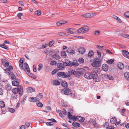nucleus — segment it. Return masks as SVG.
<instances>
[{"mask_svg":"<svg viewBox=\"0 0 129 129\" xmlns=\"http://www.w3.org/2000/svg\"><path fill=\"white\" fill-rule=\"evenodd\" d=\"M101 62L100 59L98 57L95 58L93 62L91 63V65L93 67H100L101 65Z\"/></svg>","mask_w":129,"mask_h":129,"instance_id":"1","label":"nucleus"},{"mask_svg":"<svg viewBox=\"0 0 129 129\" xmlns=\"http://www.w3.org/2000/svg\"><path fill=\"white\" fill-rule=\"evenodd\" d=\"M61 92L66 95H69L72 93V91L71 89L66 87L62 90Z\"/></svg>","mask_w":129,"mask_h":129,"instance_id":"2","label":"nucleus"},{"mask_svg":"<svg viewBox=\"0 0 129 129\" xmlns=\"http://www.w3.org/2000/svg\"><path fill=\"white\" fill-rule=\"evenodd\" d=\"M89 29L88 27L85 26L79 28L78 30V32L79 33H85L88 32Z\"/></svg>","mask_w":129,"mask_h":129,"instance_id":"3","label":"nucleus"},{"mask_svg":"<svg viewBox=\"0 0 129 129\" xmlns=\"http://www.w3.org/2000/svg\"><path fill=\"white\" fill-rule=\"evenodd\" d=\"M94 74L93 76V78L94 81L95 82H99L100 81V79L97 73L95 72H94Z\"/></svg>","mask_w":129,"mask_h":129,"instance_id":"4","label":"nucleus"},{"mask_svg":"<svg viewBox=\"0 0 129 129\" xmlns=\"http://www.w3.org/2000/svg\"><path fill=\"white\" fill-rule=\"evenodd\" d=\"M70 66H74L75 67H77L79 65V64L76 60H74L73 61H69Z\"/></svg>","mask_w":129,"mask_h":129,"instance_id":"5","label":"nucleus"},{"mask_svg":"<svg viewBox=\"0 0 129 129\" xmlns=\"http://www.w3.org/2000/svg\"><path fill=\"white\" fill-rule=\"evenodd\" d=\"M57 69L58 70H63L64 69V66L62 63H59L57 64Z\"/></svg>","mask_w":129,"mask_h":129,"instance_id":"6","label":"nucleus"},{"mask_svg":"<svg viewBox=\"0 0 129 129\" xmlns=\"http://www.w3.org/2000/svg\"><path fill=\"white\" fill-rule=\"evenodd\" d=\"M28 100L30 102H34L39 101L40 99L36 97H31L29 98Z\"/></svg>","mask_w":129,"mask_h":129,"instance_id":"7","label":"nucleus"},{"mask_svg":"<svg viewBox=\"0 0 129 129\" xmlns=\"http://www.w3.org/2000/svg\"><path fill=\"white\" fill-rule=\"evenodd\" d=\"M20 89L18 88H14L12 90V91L15 94H16L18 93L19 92V94L20 95H22V93L21 92L20 93Z\"/></svg>","mask_w":129,"mask_h":129,"instance_id":"8","label":"nucleus"},{"mask_svg":"<svg viewBox=\"0 0 129 129\" xmlns=\"http://www.w3.org/2000/svg\"><path fill=\"white\" fill-rule=\"evenodd\" d=\"M95 122V120L91 119L89 121V123L90 125L93 126L94 127H95L96 125Z\"/></svg>","mask_w":129,"mask_h":129,"instance_id":"9","label":"nucleus"},{"mask_svg":"<svg viewBox=\"0 0 129 129\" xmlns=\"http://www.w3.org/2000/svg\"><path fill=\"white\" fill-rule=\"evenodd\" d=\"M122 52L123 56L129 59V52L125 50H122Z\"/></svg>","mask_w":129,"mask_h":129,"instance_id":"10","label":"nucleus"},{"mask_svg":"<svg viewBox=\"0 0 129 129\" xmlns=\"http://www.w3.org/2000/svg\"><path fill=\"white\" fill-rule=\"evenodd\" d=\"M24 66L25 67V69H24V70L25 72L26 71L28 73H29L30 71V69L28 64L27 63H25L24 64Z\"/></svg>","mask_w":129,"mask_h":129,"instance_id":"11","label":"nucleus"},{"mask_svg":"<svg viewBox=\"0 0 129 129\" xmlns=\"http://www.w3.org/2000/svg\"><path fill=\"white\" fill-rule=\"evenodd\" d=\"M82 16L85 18L91 17H93V14L91 13L85 14L82 15Z\"/></svg>","mask_w":129,"mask_h":129,"instance_id":"12","label":"nucleus"},{"mask_svg":"<svg viewBox=\"0 0 129 129\" xmlns=\"http://www.w3.org/2000/svg\"><path fill=\"white\" fill-rule=\"evenodd\" d=\"M84 70L83 68H80L78 69L76 71V75L79 74L81 75H83Z\"/></svg>","mask_w":129,"mask_h":129,"instance_id":"13","label":"nucleus"},{"mask_svg":"<svg viewBox=\"0 0 129 129\" xmlns=\"http://www.w3.org/2000/svg\"><path fill=\"white\" fill-rule=\"evenodd\" d=\"M117 119L115 117H113L111 119L110 122L112 124H114L117 122Z\"/></svg>","mask_w":129,"mask_h":129,"instance_id":"14","label":"nucleus"},{"mask_svg":"<svg viewBox=\"0 0 129 129\" xmlns=\"http://www.w3.org/2000/svg\"><path fill=\"white\" fill-rule=\"evenodd\" d=\"M102 68L103 70L106 71H107L108 68L107 64H104L102 66Z\"/></svg>","mask_w":129,"mask_h":129,"instance_id":"15","label":"nucleus"},{"mask_svg":"<svg viewBox=\"0 0 129 129\" xmlns=\"http://www.w3.org/2000/svg\"><path fill=\"white\" fill-rule=\"evenodd\" d=\"M79 52L81 54H83L85 51V49L83 47H80L78 49Z\"/></svg>","mask_w":129,"mask_h":129,"instance_id":"16","label":"nucleus"},{"mask_svg":"<svg viewBox=\"0 0 129 129\" xmlns=\"http://www.w3.org/2000/svg\"><path fill=\"white\" fill-rule=\"evenodd\" d=\"M12 88V86L9 84H7L5 86V89L7 91L10 90Z\"/></svg>","mask_w":129,"mask_h":129,"instance_id":"17","label":"nucleus"},{"mask_svg":"<svg viewBox=\"0 0 129 129\" xmlns=\"http://www.w3.org/2000/svg\"><path fill=\"white\" fill-rule=\"evenodd\" d=\"M68 72L70 73V75H76V71L72 69L68 70Z\"/></svg>","mask_w":129,"mask_h":129,"instance_id":"18","label":"nucleus"},{"mask_svg":"<svg viewBox=\"0 0 129 129\" xmlns=\"http://www.w3.org/2000/svg\"><path fill=\"white\" fill-rule=\"evenodd\" d=\"M117 66L120 70L122 69L124 67L123 64L121 62L118 63L117 64Z\"/></svg>","mask_w":129,"mask_h":129,"instance_id":"19","label":"nucleus"},{"mask_svg":"<svg viewBox=\"0 0 129 129\" xmlns=\"http://www.w3.org/2000/svg\"><path fill=\"white\" fill-rule=\"evenodd\" d=\"M77 120L79 122H83L85 120V119L80 116H77Z\"/></svg>","mask_w":129,"mask_h":129,"instance_id":"20","label":"nucleus"},{"mask_svg":"<svg viewBox=\"0 0 129 129\" xmlns=\"http://www.w3.org/2000/svg\"><path fill=\"white\" fill-rule=\"evenodd\" d=\"M61 85L64 87L66 88L68 87V83L64 81H62L61 82Z\"/></svg>","mask_w":129,"mask_h":129,"instance_id":"21","label":"nucleus"},{"mask_svg":"<svg viewBox=\"0 0 129 129\" xmlns=\"http://www.w3.org/2000/svg\"><path fill=\"white\" fill-rule=\"evenodd\" d=\"M72 125L73 126L77 127H79L80 126V124L77 122L74 121L72 123Z\"/></svg>","mask_w":129,"mask_h":129,"instance_id":"22","label":"nucleus"},{"mask_svg":"<svg viewBox=\"0 0 129 129\" xmlns=\"http://www.w3.org/2000/svg\"><path fill=\"white\" fill-rule=\"evenodd\" d=\"M124 76L126 80L129 79V72H127L124 73Z\"/></svg>","mask_w":129,"mask_h":129,"instance_id":"23","label":"nucleus"},{"mask_svg":"<svg viewBox=\"0 0 129 129\" xmlns=\"http://www.w3.org/2000/svg\"><path fill=\"white\" fill-rule=\"evenodd\" d=\"M53 84L56 85H58L60 84V82L57 80H55L53 81Z\"/></svg>","mask_w":129,"mask_h":129,"instance_id":"24","label":"nucleus"},{"mask_svg":"<svg viewBox=\"0 0 129 129\" xmlns=\"http://www.w3.org/2000/svg\"><path fill=\"white\" fill-rule=\"evenodd\" d=\"M66 51L68 53H69L71 54H74L75 53V51L74 50L72 49L67 50Z\"/></svg>","mask_w":129,"mask_h":129,"instance_id":"25","label":"nucleus"},{"mask_svg":"<svg viewBox=\"0 0 129 129\" xmlns=\"http://www.w3.org/2000/svg\"><path fill=\"white\" fill-rule=\"evenodd\" d=\"M36 104L37 106L39 107L42 108L43 107V104L40 101H38L37 103Z\"/></svg>","mask_w":129,"mask_h":129,"instance_id":"26","label":"nucleus"},{"mask_svg":"<svg viewBox=\"0 0 129 129\" xmlns=\"http://www.w3.org/2000/svg\"><path fill=\"white\" fill-rule=\"evenodd\" d=\"M65 74V72H60L57 73V75L58 76H62L64 78V76Z\"/></svg>","mask_w":129,"mask_h":129,"instance_id":"27","label":"nucleus"},{"mask_svg":"<svg viewBox=\"0 0 129 129\" xmlns=\"http://www.w3.org/2000/svg\"><path fill=\"white\" fill-rule=\"evenodd\" d=\"M27 91L29 92H31L35 91V90L32 88L30 87L27 89Z\"/></svg>","mask_w":129,"mask_h":129,"instance_id":"28","label":"nucleus"},{"mask_svg":"<svg viewBox=\"0 0 129 129\" xmlns=\"http://www.w3.org/2000/svg\"><path fill=\"white\" fill-rule=\"evenodd\" d=\"M12 85L14 86H17L19 84L18 82L16 81H13L12 82Z\"/></svg>","mask_w":129,"mask_h":129,"instance_id":"29","label":"nucleus"},{"mask_svg":"<svg viewBox=\"0 0 129 129\" xmlns=\"http://www.w3.org/2000/svg\"><path fill=\"white\" fill-rule=\"evenodd\" d=\"M93 52L92 51H90L88 54V56L89 57H90L93 55Z\"/></svg>","mask_w":129,"mask_h":129,"instance_id":"30","label":"nucleus"},{"mask_svg":"<svg viewBox=\"0 0 129 129\" xmlns=\"http://www.w3.org/2000/svg\"><path fill=\"white\" fill-rule=\"evenodd\" d=\"M67 31L69 33L73 34L74 33V31L73 29L70 28Z\"/></svg>","mask_w":129,"mask_h":129,"instance_id":"31","label":"nucleus"},{"mask_svg":"<svg viewBox=\"0 0 129 129\" xmlns=\"http://www.w3.org/2000/svg\"><path fill=\"white\" fill-rule=\"evenodd\" d=\"M35 14L36 15L39 16L41 14V11L39 10H37L35 12Z\"/></svg>","mask_w":129,"mask_h":129,"instance_id":"32","label":"nucleus"},{"mask_svg":"<svg viewBox=\"0 0 129 129\" xmlns=\"http://www.w3.org/2000/svg\"><path fill=\"white\" fill-rule=\"evenodd\" d=\"M5 107V104L3 101H0V107L2 108Z\"/></svg>","mask_w":129,"mask_h":129,"instance_id":"33","label":"nucleus"},{"mask_svg":"<svg viewBox=\"0 0 129 129\" xmlns=\"http://www.w3.org/2000/svg\"><path fill=\"white\" fill-rule=\"evenodd\" d=\"M89 74V79H91L93 78V76H94V72H92L91 73L90 72V74Z\"/></svg>","mask_w":129,"mask_h":129,"instance_id":"34","label":"nucleus"},{"mask_svg":"<svg viewBox=\"0 0 129 129\" xmlns=\"http://www.w3.org/2000/svg\"><path fill=\"white\" fill-rule=\"evenodd\" d=\"M90 74V72H88L85 73L84 75V77L86 78L89 79V74Z\"/></svg>","mask_w":129,"mask_h":129,"instance_id":"35","label":"nucleus"},{"mask_svg":"<svg viewBox=\"0 0 129 129\" xmlns=\"http://www.w3.org/2000/svg\"><path fill=\"white\" fill-rule=\"evenodd\" d=\"M113 17L114 19H116V20H117L119 22L121 23L122 22V21L117 16L114 15Z\"/></svg>","mask_w":129,"mask_h":129,"instance_id":"36","label":"nucleus"},{"mask_svg":"<svg viewBox=\"0 0 129 129\" xmlns=\"http://www.w3.org/2000/svg\"><path fill=\"white\" fill-rule=\"evenodd\" d=\"M114 62V60L112 59H111L110 60L106 61L107 63L109 64H111L112 63Z\"/></svg>","mask_w":129,"mask_h":129,"instance_id":"37","label":"nucleus"},{"mask_svg":"<svg viewBox=\"0 0 129 129\" xmlns=\"http://www.w3.org/2000/svg\"><path fill=\"white\" fill-rule=\"evenodd\" d=\"M70 76V74L68 72V73H65V74L64 76V78H65L66 77H69Z\"/></svg>","mask_w":129,"mask_h":129,"instance_id":"38","label":"nucleus"},{"mask_svg":"<svg viewBox=\"0 0 129 129\" xmlns=\"http://www.w3.org/2000/svg\"><path fill=\"white\" fill-rule=\"evenodd\" d=\"M5 44H2V45H0V46L2 48H3L6 49V50H8L9 49V48L7 46H5L4 45Z\"/></svg>","mask_w":129,"mask_h":129,"instance_id":"39","label":"nucleus"},{"mask_svg":"<svg viewBox=\"0 0 129 129\" xmlns=\"http://www.w3.org/2000/svg\"><path fill=\"white\" fill-rule=\"evenodd\" d=\"M38 66L39 67L38 69V70L39 71H40L43 68V66L42 64L40 63L39 64Z\"/></svg>","mask_w":129,"mask_h":129,"instance_id":"40","label":"nucleus"},{"mask_svg":"<svg viewBox=\"0 0 129 129\" xmlns=\"http://www.w3.org/2000/svg\"><path fill=\"white\" fill-rule=\"evenodd\" d=\"M104 127H106L107 129H108L109 128V123L108 122H106L104 125Z\"/></svg>","mask_w":129,"mask_h":129,"instance_id":"41","label":"nucleus"},{"mask_svg":"<svg viewBox=\"0 0 129 129\" xmlns=\"http://www.w3.org/2000/svg\"><path fill=\"white\" fill-rule=\"evenodd\" d=\"M61 56L64 58L66 56V54L65 51H62L61 52Z\"/></svg>","mask_w":129,"mask_h":129,"instance_id":"42","label":"nucleus"},{"mask_svg":"<svg viewBox=\"0 0 129 129\" xmlns=\"http://www.w3.org/2000/svg\"><path fill=\"white\" fill-rule=\"evenodd\" d=\"M124 16L127 18H129V11H128L126 12L124 14Z\"/></svg>","mask_w":129,"mask_h":129,"instance_id":"43","label":"nucleus"},{"mask_svg":"<svg viewBox=\"0 0 129 129\" xmlns=\"http://www.w3.org/2000/svg\"><path fill=\"white\" fill-rule=\"evenodd\" d=\"M84 59L82 58H79L78 60V61L81 63H83L84 62Z\"/></svg>","mask_w":129,"mask_h":129,"instance_id":"44","label":"nucleus"},{"mask_svg":"<svg viewBox=\"0 0 129 129\" xmlns=\"http://www.w3.org/2000/svg\"><path fill=\"white\" fill-rule=\"evenodd\" d=\"M5 72L8 75H9L10 73V71L8 69H5L4 70Z\"/></svg>","mask_w":129,"mask_h":129,"instance_id":"45","label":"nucleus"},{"mask_svg":"<svg viewBox=\"0 0 129 129\" xmlns=\"http://www.w3.org/2000/svg\"><path fill=\"white\" fill-rule=\"evenodd\" d=\"M58 35L61 36H64L66 35V34L65 33L62 32L58 33Z\"/></svg>","mask_w":129,"mask_h":129,"instance_id":"46","label":"nucleus"},{"mask_svg":"<svg viewBox=\"0 0 129 129\" xmlns=\"http://www.w3.org/2000/svg\"><path fill=\"white\" fill-rule=\"evenodd\" d=\"M50 64L51 65H55L56 64V62L54 60H52L50 62Z\"/></svg>","mask_w":129,"mask_h":129,"instance_id":"47","label":"nucleus"},{"mask_svg":"<svg viewBox=\"0 0 129 129\" xmlns=\"http://www.w3.org/2000/svg\"><path fill=\"white\" fill-rule=\"evenodd\" d=\"M54 57L57 60L59 59L60 58V56L59 55L56 54L54 55Z\"/></svg>","mask_w":129,"mask_h":129,"instance_id":"48","label":"nucleus"},{"mask_svg":"<svg viewBox=\"0 0 129 129\" xmlns=\"http://www.w3.org/2000/svg\"><path fill=\"white\" fill-rule=\"evenodd\" d=\"M54 43V41H50L49 42V47L51 46Z\"/></svg>","mask_w":129,"mask_h":129,"instance_id":"49","label":"nucleus"},{"mask_svg":"<svg viewBox=\"0 0 129 129\" xmlns=\"http://www.w3.org/2000/svg\"><path fill=\"white\" fill-rule=\"evenodd\" d=\"M70 63H69V61L68 62H63L62 64L63 65H64V66H69L70 64H69Z\"/></svg>","mask_w":129,"mask_h":129,"instance_id":"50","label":"nucleus"},{"mask_svg":"<svg viewBox=\"0 0 129 129\" xmlns=\"http://www.w3.org/2000/svg\"><path fill=\"white\" fill-rule=\"evenodd\" d=\"M128 35L126 34H121V36L124 37V38H127V37H128Z\"/></svg>","mask_w":129,"mask_h":129,"instance_id":"51","label":"nucleus"},{"mask_svg":"<svg viewBox=\"0 0 129 129\" xmlns=\"http://www.w3.org/2000/svg\"><path fill=\"white\" fill-rule=\"evenodd\" d=\"M23 14L21 13H19L17 14V16L19 19H21V16H22Z\"/></svg>","mask_w":129,"mask_h":129,"instance_id":"52","label":"nucleus"},{"mask_svg":"<svg viewBox=\"0 0 129 129\" xmlns=\"http://www.w3.org/2000/svg\"><path fill=\"white\" fill-rule=\"evenodd\" d=\"M108 78L110 80H112L113 79V77L110 75H108Z\"/></svg>","mask_w":129,"mask_h":129,"instance_id":"53","label":"nucleus"},{"mask_svg":"<svg viewBox=\"0 0 129 129\" xmlns=\"http://www.w3.org/2000/svg\"><path fill=\"white\" fill-rule=\"evenodd\" d=\"M9 111L12 113L14 112L15 111V109H14L12 108H9Z\"/></svg>","mask_w":129,"mask_h":129,"instance_id":"54","label":"nucleus"},{"mask_svg":"<svg viewBox=\"0 0 129 129\" xmlns=\"http://www.w3.org/2000/svg\"><path fill=\"white\" fill-rule=\"evenodd\" d=\"M68 117L71 120L73 117L72 115L71 114L70 112H69Z\"/></svg>","mask_w":129,"mask_h":129,"instance_id":"55","label":"nucleus"},{"mask_svg":"<svg viewBox=\"0 0 129 129\" xmlns=\"http://www.w3.org/2000/svg\"><path fill=\"white\" fill-rule=\"evenodd\" d=\"M11 78L12 80H16V77L14 74L12 75Z\"/></svg>","mask_w":129,"mask_h":129,"instance_id":"56","label":"nucleus"},{"mask_svg":"<svg viewBox=\"0 0 129 129\" xmlns=\"http://www.w3.org/2000/svg\"><path fill=\"white\" fill-rule=\"evenodd\" d=\"M64 23H64L63 22H57V23L56 24H57V25L60 26V25H62V24H64Z\"/></svg>","mask_w":129,"mask_h":129,"instance_id":"57","label":"nucleus"},{"mask_svg":"<svg viewBox=\"0 0 129 129\" xmlns=\"http://www.w3.org/2000/svg\"><path fill=\"white\" fill-rule=\"evenodd\" d=\"M46 124L47 125L51 126L53 124V123L52 122H46Z\"/></svg>","mask_w":129,"mask_h":129,"instance_id":"58","label":"nucleus"},{"mask_svg":"<svg viewBox=\"0 0 129 129\" xmlns=\"http://www.w3.org/2000/svg\"><path fill=\"white\" fill-rule=\"evenodd\" d=\"M47 46H48V44H45L42 45V47L41 48H42V49L44 48H46V47Z\"/></svg>","mask_w":129,"mask_h":129,"instance_id":"59","label":"nucleus"},{"mask_svg":"<svg viewBox=\"0 0 129 129\" xmlns=\"http://www.w3.org/2000/svg\"><path fill=\"white\" fill-rule=\"evenodd\" d=\"M57 70L56 69H55L52 72V75H54L57 72Z\"/></svg>","mask_w":129,"mask_h":129,"instance_id":"60","label":"nucleus"},{"mask_svg":"<svg viewBox=\"0 0 129 129\" xmlns=\"http://www.w3.org/2000/svg\"><path fill=\"white\" fill-rule=\"evenodd\" d=\"M37 96L40 98H42L43 97V95L42 93H40L37 95Z\"/></svg>","mask_w":129,"mask_h":129,"instance_id":"61","label":"nucleus"},{"mask_svg":"<svg viewBox=\"0 0 129 129\" xmlns=\"http://www.w3.org/2000/svg\"><path fill=\"white\" fill-rule=\"evenodd\" d=\"M8 69L10 71H12L13 69V68L12 66H10Z\"/></svg>","mask_w":129,"mask_h":129,"instance_id":"62","label":"nucleus"},{"mask_svg":"<svg viewBox=\"0 0 129 129\" xmlns=\"http://www.w3.org/2000/svg\"><path fill=\"white\" fill-rule=\"evenodd\" d=\"M97 53L98 54V56L99 57H100L101 56V54L100 51H97Z\"/></svg>","mask_w":129,"mask_h":129,"instance_id":"63","label":"nucleus"},{"mask_svg":"<svg viewBox=\"0 0 129 129\" xmlns=\"http://www.w3.org/2000/svg\"><path fill=\"white\" fill-rule=\"evenodd\" d=\"M72 119L74 121H76L77 119V116L76 117L75 116H73L72 118Z\"/></svg>","mask_w":129,"mask_h":129,"instance_id":"64","label":"nucleus"}]
</instances>
